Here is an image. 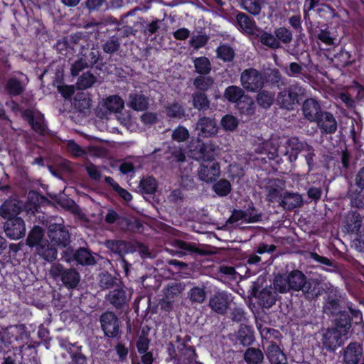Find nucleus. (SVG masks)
I'll return each instance as SVG.
<instances>
[{"instance_id":"338daca9","label":"nucleus","mask_w":364,"mask_h":364,"mask_svg":"<svg viewBox=\"0 0 364 364\" xmlns=\"http://www.w3.org/2000/svg\"><path fill=\"white\" fill-rule=\"evenodd\" d=\"M353 205L360 208L364 206V191L363 189L350 193Z\"/></svg>"},{"instance_id":"20e7f679","label":"nucleus","mask_w":364,"mask_h":364,"mask_svg":"<svg viewBox=\"0 0 364 364\" xmlns=\"http://www.w3.org/2000/svg\"><path fill=\"white\" fill-rule=\"evenodd\" d=\"M350 328V323L346 322L343 326L337 325L335 328L327 329L322 336L323 346L328 351L333 352L344 343L343 338Z\"/></svg>"},{"instance_id":"f03ea898","label":"nucleus","mask_w":364,"mask_h":364,"mask_svg":"<svg viewBox=\"0 0 364 364\" xmlns=\"http://www.w3.org/2000/svg\"><path fill=\"white\" fill-rule=\"evenodd\" d=\"M188 153L190 156L197 161H213L220 153L219 146L210 141L208 143H200L198 141L191 143L188 146Z\"/></svg>"},{"instance_id":"f8f14e48","label":"nucleus","mask_w":364,"mask_h":364,"mask_svg":"<svg viewBox=\"0 0 364 364\" xmlns=\"http://www.w3.org/2000/svg\"><path fill=\"white\" fill-rule=\"evenodd\" d=\"M21 114L36 132L41 135L46 134V125L44 117L41 112L31 109H25L21 112Z\"/></svg>"},{"instance_id":"393cba45","label":"nucleus","mask_w":364,"mask_h":364,"mask_svg":"<svg viewBox=\"0 0 364 364\" xmlns=\"http://www.w3.org/2000/svg\"><path fill=\"white\" fill-rule=\"evenodd\" d=\"M301 290L306 299L312 300L320 294V282L318 279H309L307 280L306 279V283Z\"/></svg>"},{"instance_id":"8fccbe9b","label":"nucleus","mask_w":364,"mask_h":364,"mask_svg":"<svg viewBox=\"0 0 364 364\" xmlns=\"http://www.w3.org/2000/svg\"><path fill=\"white\" fill-rule=\"evenodd\" d=\"M55 48L58 53L65 57L69 55H73V47L65 38L58 41L55 45Z\"/></svg>"},{"instance_id":"c03bdc74","label":"nucleus","mask_w":364,"mask_h":364,"mask_svg":"<svg viewBox=\"0 0 364 364\" xmlns=\"http://www.w3.org/2000/svg\"><path fill=\"white\" fill-rule=\"evenodd\" d=\"M256 100L260 107L267 109L273 104L274 95L271 92L262 90L257 95Z\"/></svg>"},{"instance_id":"680f3d73","label":"nucleus","mask_w":364,"mask_h":364,"mask_svg":"<svg viewBox=\"0 0 364 364\" xmlns=\"http://www.w3.org/2000/svg\"><path fill=\"white\" fill-rule=\"evenodd\" d=\"M171 136L173 140L178 142H183L188 139L189 132L186 127L178 126L173 131Z\"/></svg>"},{"instance_id":"9d476101","label":"nucleus","mask_w":364,"mask_h":364,"mask_svg":"<svg viewBox=\"0 0 364 364\" xmlns=\"http://www.w3.org/2000/svg\"><path fill=\"white\" fill-rule=\"evenodd\" d=\"M101 328L105 336L116 338L119 333V319L112 311L103 313L100 318Z\"/></svg>"},{"instance_id":"a18cd8bd","label":"nucleus","mask_w":364,"mask_h":364,"mask_svg":"<svg viewBox=\"0 0 364 364\" xmlns=\"http://www.w3.org/2000/svg\"><path fill=\"white\" fill-rule=\"evenodd\" d=\"M196 71L200 75H207L211 70V64L206 57H199L194 60Z\"/></svg>"},{"instance_id":"4468645a","label":"nucleus","mask_w":364,"mask_h":364,"mask_svg":"<svg viewBox=\"0 0 364 364\" xmlns=\"http://www.w3.org/2000/svg\"><path fill=\"white\" fill-rule=\"evenodd\" d=\"M302 114L306 120L314 122L324 112L319 102L314 98L306 99L301 105Z\"/></svg>"},{"instance_id":"7ed1b4c3","label":"nucleus","mask_w":364,"mask_h":364,"mask_svg":"<svg viewBox=\"0 0 364 364\" xmlns=\"http://www.w3.org/2000/svg\"><path fill=\"white\" fill-rule=\"evenodd\" d=\"M306 95V91L304 87L297 83L292 84L279 92L277 102L282 108L292 110L299 104V99Z\"/></svg>"},{"instance_id":"5fc2aeb1","label":"nucleus","mask_w":364,"mask_h":364,"mask_svg":"<svg viewBox=\"0 0 364 364\" xmlns=\"http://www.w3.org/2000/svg\"><path fill=\"white\" fill-rule=\"evenodd\" d=\"M166 110L168 116L172 118L181 119L185 116V109L178 102L169 105Z\"/></svg>"},{"instance_id":"5701e85b","label":"nucleus","mask_w":364,"mask_h":364,"mask_svg":"<svg viewBox=\"0 0 364 364\" xmlns=\"http://www.w3.org/2000/svg\"><path fill=\"white\" fill-rule=\"evenodd\" d=\"M36 252L47 262H53L57 258V249L47 240L36 247Z\"/></svg>"},{"instance_id":"69168bd1","label":"nucleus","mask_w":364,"mask_h":364,"mask_svg":"<svg viewBox=\"0 0 364 364\" xmlns=\"http://www.w3.org/2000/svg\"><path fill=\"white\" fill-rule=\"evenodd\" d=\"M186 156L183 149L180 147H174L171 151V155L168 159L170 162L182 163L186 161Z\"/></svg>"},{"instance_id":"412c9836","label":"nucleus","mask_w":364,"mask_h":364,"mask_svg":"<svg viewBox=\"0 0 364 364\" xmlns=\"http://www.w3.org/2000/svg\"><path fill=\"white\" fill-rule=\"evenodd\" d=\"M177 348L180 350L181 355L177 359L176 364H202L196 360V353L192 347L179 343Z\"/></svg>"},{"instance_id":"c85d7f7f","label":"nucleus","mask_w":364,"mask_h":364,"mask_svg":"<svg viewBox=\"0 0 364 364\" xmlns=\"http://www.w3.org/2000/svg\"><path fill=\"white\" fill-rule=\"evenodd\" d=\"M264 3V0H240V6L251 15L257 16L261 13Z\"/></svg>"},{"instance_id":"473e14b6","label":"nucleus","mask_w":364,"mask_h":364,"mask_svg":"<svg viewBox=\"0 0 364 364\" xmlns=\"http://www.w3.org/2000/svg\"><path fill=\"white\" fill-rule=\"evenodd\" d=\"M104 106L110 112H119L124 106V102L119 95L107 97L104 102Z\"/></svg>"},{"instance_id":"6ab92c4d","label":"nucleus","mask_w":364,"mask_h":364,"mask_svg":"<svg viewBox=\"0 0 364 364\" xmlns=\"http://www.w3.org/2000/svg\"><path fill=\"white\" fill-rule=\"evenodd\" d=\"M21 211V206L16 200H7L0 207V215L8 220L16 218Z\"/></svg>"},{"instance_id":"bb28decb","label":"nucleus","mask_w":364,"mask_h":364,"mask_svg":"<svg viewBox=\"0 0 364 364\" xmlns=\"http://www.w3.org/2000/svg\"><path fill=\"white\" fill-rule=\"evenodd\" d=\"M362 217L358 213L348 214L346 221V228L349 232L358 234L364 228Z\"/></svg>"},{"instance_id":"de8ad7c7","label":"nucleus","mask_w":364,"mask_h":364,"mask_svg":"<svg viewBox=\"0 0 364 364\" xmlns=\"http://www.w3.org/2000/svg\"><path fill=\"white\" fill-rule=\"evenodd\" d=\"M213 189L218 196H226L230 193L232 186L229 181L220 179L213 186Z\"/></svg>"},{"instance_id":"774afa93","label":"nucleus","mask_w":364,"mask_h":364,"mask_svg":"<svg viewBox=\"0 0 364 364\" xmlns=\"http://www.w3.org/2000/svg\"><path fill=\"white\" fill-rule=\"evenodd\" d=\"M85 170L90 178L94 181H99L102 177V173L100 168L92 163L85 165Z\"/></svg>"},{"instance_id":"864d4df0","label":"nucleus","mask_w":364,"mask_h":364,"mask_svg":"<svg viewBox=\"0 0 364 364\" xmlns=\"http://www.w3.org/2000/svg\"><path fill=\"white\" fill-rule=\"evenodd\" d=\"M120 48V42L117 37L112 36L102 45V50L105 53L112 54L117 51Z\"/></svg>"},{"instance_id":"a878e982","label":"nucleus","mask_w":364,"mask_h":364,"mask_svg":"<svg viewBox=\"0 0 364 364\" xmlns=\"http://www.w3.org/2000/svg\"><path fill=\"white\" fill-rule=\"evenodd\" d=\"M302 198L298 193H286L279 203V205L286 210H292L302 204Z\"/></svg>"},{"instance_id":"b1692460","label":"nucleus","mask_w":364,"mask_h":364,"mask_svg":"<svg viewBox=\"0 0 364 364\" xmlns=\"http://www.w3.org/2000/svg\"><path fill=\"white\" fill-rule=\"evenodd\" d=\"M267 357L272 364H286L287 358L280 348L274 344L269 345L267 350Z\"/></svg>"},{"instance_id":"a19ab883","label":"nucleus","mask_w":364,"mask_h":364,"mask_svg":"<svg viewBox=\"0 0 364 364\" xmlns=\"http://www.w3.org/2000/svg\"><path fill=\"white\" fill-rule=\"evenodd\" d=\"M339 299L336 294H329L323 306V311L327 314L335 315L339 311Z\"/></svg>"},{"instance_id":"37998d69","label":"nucleus","mask_w":364,"mask_h":364,"mask_svg":"<svg viewBox=\"0 0 364 364\" xmlns=\"http://www.w3.org/2000/svg\"><path fill=\"white\" fill-rule=\"evenodd\" d=\"M176 245L178 248L183 250V254H193L196 253L197 255H204L205 252L199 249L195 243L186 242L182 240H177Z\"/></svg>"},{"instance_id":"ddd939ff","label":"nucleus","mask_w":364,"mask_h":364,"mask_svg":"<svg viewBox=\"0 0 364 364\" xmlns=\"http://www.w3.org/2000/svg\"><path fill=\"white\" fill-rule=\"evenodd\" d=\"M363 354V346L358 342H350L342 350L343 363L358 364Z\"/></svg>"},{"instance_id":"13d9d810","label":"nucleus","mask_w":364,"mask_h":364,"mask_svg":"<svg viewBox=\"0 0 364 364\" xmlns=\"http://www.w3.org/2000/svg\"><path fill=\"white\" fill-rule=\"evenodd\" d=\"M277 39L285 44L289 43L292 41V33L290 30L285 27H279L274 31Z\"/></svg>"},{"instance_id":"f704fd0d","label":"nucleus","mask_w":364,"mask_h":364,"mask_svg":"<svg viewBox=\"0 0 364 364\" xmlns=\"http://www.w3.org/2000/svg\"><path fill=\"white\" fill-rule=\"evenodd\" d=\"M26 84L16 77L8 80L5 88L9 94L13 96L20 95L24 92Z\"/></svg>"},{"instance_id":"6e6552de","label":"nucleus","mask_w":364,"mask_h":364,"mask_svg":"<svg viewBox=\"0 0 364 364\" xmlns=\"http://www.w3.org/2000/svg\"><path fill=\"white\" fill-rule=\"evenodd\" d=\"M235 25L241 32L250 36L258 37L262 33L255 21L243 12L236 14Z\"/></svg>"},{"instance_id":"79ce46f5","label":"nucleus","mask_w":364,"mask_h":364,"mask_svg":"<svg viewBox=\"0 0 364 364\" xmlns=\"http://www.w3.org/2000/svg\"><path fill=\"white\" fill-rule=\"evenodd\" d=\"M214 84L213 79L210 76L200 75L193 80L194 87L200 91L205 92L210 90Z\"/></svg>"},{"instance_id":"4d7b16f0","label":"nucleus","mask_w":364,"mask_h":364,"mask_svg":"<svg viewBox=\"0 0 364 364\" xmlns=\"http://www.w3.org/2000/svg\"><path fill=\"white\" fill-rule=\"evenodd\" d=\"M220 124L225 131H234L238 126L237 119L231 114L225 115L221 121Z\"/></svg>"},{"instance_id":"58836bf2","label":"nucleus","mask_w":364,"mask_h":364,"mask_svg":"<svg viewBox=\"0 0 364 364\" xmlns=\"http://www.w3.org/2000/svg\"><path fill=\"white\" fill-rule=\"evenodd\" d=\"M217 57L224 62H232L235 53L234 49L225 43L220 45L216 50Z\"/></svg>"},{"instance_id":"4c0bfd02","label":"nucleus","mask_w":364,"mask_h":364,"mask_svg":"<svg viewBox=\"0 0 364 364\" xmlns=\"http://www.w3.org/2000/svg\"><path fill=\"white\" fill-rule=\"evenodd\" d=\"M193 106L198 110H207L210 107V101L203 92H196L192 95Z\"/></svg>"},{"instance_id":"1a4fd4ad","label":"nucleus","mask_w":364,"mask_h":364,"mask_svg":"<svg viewBox=\"0 0 364 364\" xmlns=\"http://www.w3.org/2000/svg\"><path fill=\"white\" fill-rule=\"evenodd\" d=\"M48 236L55 245L65 247L70 241V235L62 223H51L48 230Z\"/></svg>"},{"instance_id":"4be33fe9","label":"nucleus","mask_w":364,"mask_h":364,"mask_svg":"<svg viewBox=\"0 0 364 364\" xmlns=\"http://www.w3.org/2000/svg\"><path fill=\"white\" fill-rule=\"evenodd\" d=\"M127 106L135 111H144L149 107V100L141 93H130L128 97Z\"/></svg>"},{"instance_id":"0e129e2a","label":"nucleus","mask_w":364,"mask_h":364,"mask_svg":"<svg viewBox=\"0 0 364 364\" xmlns=\"http://www.w3.org/2000/svg\"><path fill=\"white\" fill-rule=\"evenodd\" d=\"M105 222L108 224H113L114 223H127V218L120 216L115 210L109 209L107 215H105Z\"/></svg>"},{"instance_id":"f257e3e1","label":"nucleus","mask_w":364,"mask_h":364,"mask_svg":"<svg viewBox=\"0 0 364 364\" xmlns=\"http://www.w3.org/2000/svg\"><path fill=\"white\" fill-rule=\"evenodd\" d=\"M305 274L299 270H293L287 275H278L274 278V289L285 293L290 290L299 291L306 283Z\"/></svg>"},{"instance_id":"423d86ee","label":"nucleus","mask_w":364,"mask_h":364,"mask_svg":"<svg viewBox=\"0 0 364 364\" xmlns=\"http://www.w3.org/2000/svg\"><path fill=\"white\" fill-rule=\"evenodd\" d=\"M240 82L242 87L248 92H255L261 90L264 85L262 74L255 68L244 70L240 75Z\"/></svg>"},{"instance_id":"9b49d317","label":"nucleus","mask_w":364,"mask_h":364,"mask_svg":"<svg viewBox=\"0 0 364 364\" xmlns=\"http://www.w3.org/2000/svg\"><path fill=\"white\" fill-rule=\"evenodd\" d=\"M220 166L218 162L202 163L197 170L198 179L206 183L215 182L220 177Z\"/></svg>"},{"instance_id":"2f4dec72","label":"nucleus","mask_w":364,"mask_h":364,"mask_svg":"<svg viewBox=\"0 0 364 364\" xmlns=\"http://www.w3.org/2000/svg\"><path fill=\"white\" fill-rule=\"evenodd\" d=\"M106 298L107 301L117 308L122 306L127 300L126 293L122 289H117L109 291Z\"/></svg>"},{"instance_id":"bf43d9fd","label":"nucleus","mask_w":364,"mask_h":364,"mask_svg":"<svg viewBox=\"0 0 364 364\" xmlns=\"http://www.w3.org/2000/svg\"><path fill=\"white\" fill-rule=\"evenodd\" d=\"M318 38L326 46H334L336 37L328 29H321L317 36Z\"/></svg>"},{"instance_id":"6e6d98bb","label":"nucleus","mask_w":364,"mask_h":364,"mask_svg":"<svg viewBox=\"0 0 364 364\" xmlns=\"http://www.w3.org/2000/svg\"><path fill=\"white\" fill-rule=\"evenodd\" d=\"M279 139L272 138L264 144V148L270 159H274L279 155Z\"/></svg>"},{"instance_id":"ea45409f","label":"nucleus","mask_w":364,"mask_h":364,"mask_svg":"<svg viewBox=\"0 0 364 364\" xmlns=\"http://www.w3.org/2000/svg\"><path fill=\"white\" fill-rule=\"evenodd\" d=\"M96 82V77L90 72H85L80 75L77 81V90H85L91 87Z\"/></svg>"},{"instance_id":"c756f323","label":"nucleus","mask_w":364,"mask_h":364,"mask_svg":"<svg viewBox=\"0 0 364 364\" xmlns=\"http://www.w3.org/2000/svg\"><path fill=\"white\" fill-rule=\"evenodd\" d=\"M183 290V287L181 284L176 283L168 286L165 291V299L167 300V302L166 304V307L163 308L166 310L171 309V303L175 299L181 296Z\"/></svg>"},{"instance_id":"cd10ccee","label":"nucleus","mask_w":364,"mask_h":364,"mask_svg":"<svg viewBox=\"0 0 364 364\" xmlns=\"http://www.w3.org/2000/svg\"><path fill=\"white\" fill-rule=\"evenodd\" d=\"M75 262L82 266H91L96 263V259L89 250L80 247L75 251Z\"/></svg>"},{"instance_id":"49530a36","label":"nucleus","mask_w":364,"mask_h":364,"mask_svg":"<svg viewBox=\"0 0 364 364\" xmlns=\"http://www.w3.org/2000/svg\"><path fill=\"white\" fill-rule=\"evenodd\" d=\"M257 38H259V41L263 45L271 48L277 49L281 46L280 42L277 39L276 36H274L272 33L262 31V33Z\"/></svg>"},{"instance_id":"aec40b11","label":"nucleus","mask_w":364,"mask_h":364,"mask_svg":"<svg viewBox=\"0 0 364 364\" xmlns=\"http://www.w3.org/2000/svg\"><path fill=\"white\" fill-rule=\"evenodd\" d=\"M224 97L232 103H237L241 99H243V102L251 103V97L245 94L242 88L235 85L228 87L225 90Z\"/></svg>"},{"instance_id":"052dcab7","label":"nucleus","mask_w":364,"mask_h":364,"mask_svg":"<svg viewBox=\"0 0 364 364\" xmlns=\"http://www.w3.org/2000/svg\"><path fill=\"white\" fill-rule=\"evenodd\" d=\"M116 283V279L108 273H102L100 275L99 285L102 289H110Z\"/></svg>"},{"instance_id":"e2e57ef3","label":"nucleus","mask_w":364,"mask_h":364,"mask_svg":"<svg viewBox=\"0 0 364 364\" xmlns=\"http://www.w3.org/2000/svg\"><path fill=\"white\" fill-rule=\"evenodd\" d=\"M209 40V37L205 34L198 35L193 36L189 43L195 49H199L205 46Z\"/></svg>"},{"instance_id":"f3484780","label":"nucleus","mask_w":364,"mask_h":364,"mask_svg":"<svg viewBox=\"0 0 364 364\" xmlns=\"http://www.w3.org/2000/svg\"><path fill=\"white\" fill-rule=\"evenodd\" d=\"M4 227L6 235L12 240H18L25 235L24 221L20 218L6 221Z\"/></svg>"},{"instance_id":"dca6fc26","label":"nucleus","mask_w":364,"mask_h":364,"mask_svg":"<svg viewBox=\"0 0 364 364\" xmlns=\"http://www.w3.org/2000/svg\"><path fill=\"white\" fill-rule=\"evenodd\" d=\"M307 144L308 143L305 141H301L296 136H291L285 141L287 148L284 151H281V152L288 156L290 162H294L297 159L299 154L304 151Z\"/></svg>"},{"instance_id":"72a5a7b5","label":"nucleus","mask_w":364,"mask_h":364,"mask_svg":"<svg viewBox=\"0 0 364 364\" xmlns=\"http://www.w3.org/2000/svg\"><path fill=\"white\" fill-rule=\"evenodd\" d=\"M44 232L43 229L39 226H35L29 232L26 239V244L31 247H37L46 239L43 238Z\"/></svg>"},{"instance_id":"c9c22d12","label":"nucleus","mask_w":364,"mask_h":364,"mask_svg":"<svg viewBox=\"0 0 364 364\" xmlns=\"http://www.w3.org/2000/svg\"><path fill=\"white\" fill-rule=\"evenodd\" d=\"M157 181L152 176L143 178L139 183V191L142 194H153L157 188Z\"/></svg>"},{"instance_id":"39448f33","label":"nucleus","mask_w":364,"mask_h":364,"mask_svg":"<svg viewBox=\"0 0 364 364\" xmlns=\"http://www.w3.org/2000/svg\"><path fill=\"white\" fill-rule=\"evenodd\" d=\"M49 272L54 279L60 277L63 284L68 289H75L80 282V273L75 269H65L60 263L53 264Z\"/></svg>"},{"instance_id":"603ef678","label":"nucleus","mask_w":364,"mask_h":364,"mask_svg":"<svg viewBox=\"0 0 364 364\" xmlns=\"http://www.w3.org/2000/svg\"><path fill=\"white\" fill-rule=\"evenodd\" d=\"M106 246L109 248L112 252H117L122 255L128 252L129 244L124 241H112L109 240L106 242Z\"/></svg>"},{"instance_id":"3c124183","label":"nucleus","mask_w":364,"mask_h":364,"mask_svg":"<svg viewBox=\"0 0 364 364\" xmlns=\"http://www.w3.org/2000/svg\"><path fill=\"white\" fill-rule=\"evenodd\" d=\"M189 299L194 303L202 304L206 298V293L204 289L196 287L188 292Z\"/></svg>"},{"instance_id":"a211bd4d","label":"nucleus","mask_w":364,"mask_h":364,"mask_svg":"<svg viewBox=\"0 0 364 364\" xmlns=\"http://www.w3.org/2000/svg\"><path fill=\"white\" fill-rule=\"evenodd\" d=\"M196 129L199 131V135L203 137H210L218 133L216 121L207 117H203L198 119Z\"/></svg>"},{"instance_id":"e433bc0d","label":"nucleus","mask_w":364,"mask_h":364,"mask_svg":"<svg viewBox=\"0 0 364 364\" xmlns=\"http://www.w3.org/2000/svg\"><path fill=\"white\" fill-rule=\"evenodd\" d=\"M263 358L262 352L255 348H247L244 354V359L247 364H261Z\"/></svg>"},{"instance_id":"2eb2a0df","label":"nucleus","mask_w":364,"mask_h":364,"mask_svg":"<svg viewBox=\"0 0 364 364\" xmlns=\"http://www.w3.org/2000/svg\"><path fill=\"white\" fill-rule=\"evenodd\" d=\"M314 122L322 135L332 134L337 130V121L329 112L324 111Z\"/></svg>"},{"instance_id":"0eeeda50","label":"nucleus","mask_w":364,"mask_h":364,"mask_svg":"<svg viewBox=\"0 0 364 364\" xmlns=\"http://www.w3.org/2000/svg\"><path fill=\"white\" fill-rule=\"evenodd\" d=\"M231 302L230 294L225 291H220L210 297L208 306L214 313L224 315L229 309Z\"/></svg>"},{"instance_id":"7c9ffc66","label":"nucleus","mask_w":364,"mask_h":364,"mask_svg":"<svg viewBox=\"0 0 364 364\" xmlns=\"http://www.w3.org/2000/svg\"><path fill=\"white\" fill-rule=\"evenodd\" d=\"M79 55L91 67L98 61L100 53L97 49H89L88 46H81V50Z\"/></svg>"},{"instance_id":"09e8293b","label":"nucleus","mask_w":364,"mask_h":364,"mask_svg":"<svg viewBox=\"0 0 364 364\" xmlns=\"http://www.w3.org/2000/svg\"><path fill=\"white\" fill-rule=\"evenodd\" d=\"M284 195L282 188L277 185L272 184L267 187V200L269 202H280Z\"/></svg>"}]
</instances>
